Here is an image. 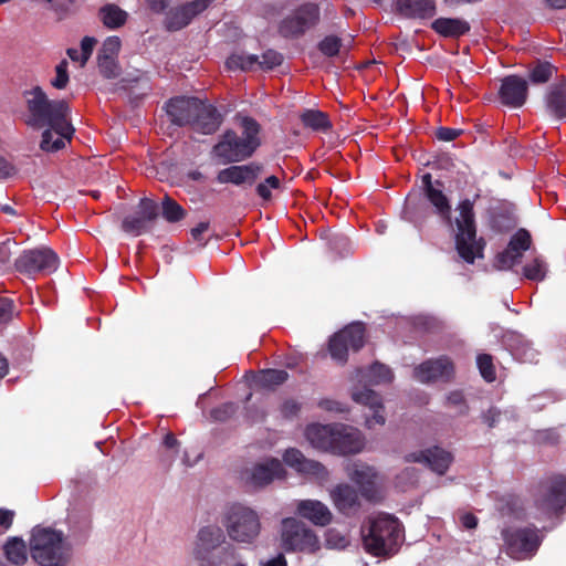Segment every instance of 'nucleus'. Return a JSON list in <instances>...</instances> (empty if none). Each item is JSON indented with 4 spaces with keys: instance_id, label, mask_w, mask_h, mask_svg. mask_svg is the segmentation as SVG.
Segmentation results:
<instances>
[{
    "instance_id": "nucleus-57",
    "label": "nucleus",
    "mask_w": 566,
    "mask_h": 566,
    "mask_svg": "<svg viewBox=\"0 0 566 566\" xmlns=\"http://www.w3.org/2000/svg\"><path fill=\"white\" fill-rule=\"evenodd\" d=\"M13 303L10 298L0 296V322H7L12 317Z\"/></svg>"
},
{
    "instance_id": "nucleus-55",
    "label": "nucleus",
    "mask_w": 566,
    "mask_h": 566,
    "mask_svg": "<svg viewBox=\"0 0 566 566\" xmlns=\"http://www.w3.org/2000/svg\"><path fill=\"white\" fill-rule=\"evenodd\" d=\"M95 44L96 40L91 36H85L81 41V66H84L86 62L90 60Z\"/></svg>"
},
{
    "instance_id": "nucleus-59",
    "label": "nucleus",
    "mask_w": 566,
    "mask_h": 566,
    "mask_svg": "<svg viewBox=\"0 0 566 566\" xmlns=\"http://www.w3.org/2000/svg\"><path fill=\"white\" fill-rule=\"evenodd\" d=\"M318 407L322 408L323 410L336 413H343L347 411L346 407L343 403L332 399L319 400Z\"/></svg>"
},
{
    "instance_id": "nucleus-40",
    "label": "nucleus",
    "mask_w": 566,
    "mask_h": 566,
    "mask_svg": "<svg viewBox=\"0 0 566 566\" xmlns=\"http://www.w3.org/2000/svg\"><path fill=\"white\" fill-rule=\"evenodd\" d=\"M548 271L545 259L541 255L534 256L523 268V274L532 281H543Z\"/></svg>"
},
{
    "instance_id": "nucleus-34",
    "label": "nucleus",
    "mask_w": 566,
    "mask_h": 566,
    "mask_svg": "<svg viewBox=\"0 0 566 566\" xmlns=\"http://www.w3.org/2000/svg\"><path fill=\"white\" fill-rule=\"evenodd\" d=\"M422 181L424 184V189H426V195H427L428 200L433 205L437 212L442 218L449 220L451 208H450L449 201H448L447 197L444 196V193L442 192V190L438 189L433 186V184L431 182L430 174L424 175L422 178Z\"/></svg>"
},
{
    "instance_id": "nucleus-46",
    "label": "nucleus",
    "mask_w": 566,
    "mask_h": 566,
    "mask_svg": "<svg viewBox=\"0 0 566 566\" xmlns=\"http://www.w3.org/2000/svg\"><path fill=\"white\" fill-rule=\"evenodd\" d=\"M98 71L106 78H116L120 74L117 59L97 57Z\"/></svg>"
},
{
    "instance_id": "nucleus-49",
    "label": "nucleus",
    "mask_w": 566,
    "mask_h": 566,
    "mask_svg": "<svg viewBox=\"0 0 566 566\" xmlns=\"http://www.w3.org/2000/svg\"><path fill=\"white\" fill-rule=\"evenodd\" d=\"M279 189H281V180L276 176H270L258 185L256 192L263 200H270L272 198V190Z\"/></svg>"
},
{
    "instance_id": "nucleus-8",
    "label": "nucleus",
    "mask_w": 566,
    "mask_h": 566,
    "mask_svg": "<svg viewBox=\"0 0 566 566\" xmlns=\"http://www.w3.org/2000/svg\"><path fill=\"white\" fill-rule=\"evenodd\" d=\"M347 478L358 488L361 497L378 502L382 497L384 478L373 467L361 461H353L345 467Z\"/></svg>"
},
{
    "instance_id": "nucleus-54",
    "label": "nucleus",
    "mask_w": 566,
    "mask_h": 566,
    "mask_svg": "<svg viewBox=\"0 0 566 566\" xmlns=\"http://www.w3.org/2000/svg\"><path fill=\"white\" fill-rule=\"evenodd\" d=\"M514 355L524 363H534L537 357V352L533 349L530 344L525 343L514 350Z\"/></svg>"
},
{
    "instance_id": "nucleus-58",
    "label": "nucleus",
    "mask_w": 566,
    "mask_h": 566,
    "mask_svg": "<svg viewBox=\"0 0 566 566\" xmlns=\"http://www.w3.org/2000/svg\"><path fill=\"white\" fill-rule=\"evenodd\" d=\"M235 408L232 403H226L219 408H216L211 411L212 418L219 421L227 420L233 412Z\"/></svg>"
},
{
    "instance_id": "nucleus-7",
    "label": "nucleus",
    "mask_w": 566,
    "mask_h": 566,
    "mask_svg": "<svg viewBox=\"0 0 566 566\" xmlns=\"http://www.w3.org/2000/svg\"><path fill=\"white\" fill-rule=\"evenodd\" d=\"M281 545L286 552L315 553L321 547L316 533L303 522L287 517L281 525Z\"/></svg>"
},
{
    "instance_id": "nucleus-33",
    "label": "nucleus",
    "mask_w": 566,
    "mask_h": 566,
    "mask_svg": "<svg viewBox=\"0 0 566 566\" xmlns=\"http://www.w3.org/2000/svg\"><path fill=\"white\" fill-rule=\"evenodd\" d=\"M432 29L440 35L457 38L470 30V24L460 18H439L431 24Z\"/></svg>"
},
{
    "instance_id": "nucleus-21",
    "label": "nucleus",
    "mask_w": 566,
    "mask_h": 566,
    "mask_svg": "<svg viewBox=\"0 0 566 566\" xmlns=\"http://www.w3.org/2000/svg\"><path fill=\"white\" fill-rule=\"evenodd\" d=\"M201 99L196 97L178 96L166 104V112L170 120L178 126L191 125Z\"/></svg>"
},
{
    "instance_id": "nucleus-13",
    "label": "nucleus",
    "mask_w": 566,
    "mask_h": 566,
    "mask_svg": "<svg viewBox=\"0 0 566 566\" xmlns=\"http://www.w3.org/2000/svg\"><path fill=\"white\" fill-rule=\"evenodd\" d=\"M507 545L509 554L515 559H525L531 557L541 544V537L535 528H521L513 532L503 533Z\"/></svg>"
},
{
    "instance_id": "nucleus-23",
    "label": "nucleus",
    "mask_w": 566,
    "mask_h": 566,
    "mask_svg": "<svg viewBox=\"0 0 566 566\" xmlns=\"http://www.w3.org/2000/svg\"><path fill=\"white\" fill-rule=\"evenodd\" d=\"M405 461L423 463L438 474H443L452 463L453 457L450 452L433 447L418 452H410L405 455Z\"/></svg>"
},
{
    "instance_id": "nucleus-42",
    "label": "nucleus",
    "mask_w": 566,
    "mask_h": 566,
    "mask_svg": "<svg viewBox=\"0 0 566 566\" xmlns=\"http://www.w3.org/2000/svg\"><path fill=\"white\" fill-rule=\"evenodd\" d=\"M163 216L168 222H177L185 218L186 211L179 203L166 196L163 200Z\"/></svg>"
},
{
    "instance_id": "nucleus-27",
    "label": "nucleus",
    "mask_w": 566,
    "mask_h": 566,
    "mask_svg": "<svg viewBox=\"0 0 566 566\" xmlns=\"http://www.w3.org/2000/svg\"><path fill=\"white\" fill-rule=\"evenodd\" d=\"M395 8L408 19H431L437 14L436 0H395Z\"/></svg>"
},
{
    "instance_id": "nucleus-38",
    "label": "nucleus",
    "mask_w": 566,
    "mask_h": 566,
    "mask_svg": "<svg viewBox=\"0 0 566 566\" xmlns=\"http://www.w3.org/2000/svg\"><path fill=\"white\" fill-rule=\"evenodd\" d=\"M301 120L304 126L313 130L325 132L331 127L327 115L318 109H306L302 113Z\"/></svg>"
},
{
    "instance_id": "nucleus-37",
    "label": "nucleus",
    "mask_w": 566,
    "mask_h": 566,
    "mask_svg": "<svg viewBox=\"0 0 566 566\" xmlns=\"http://www.w3.org/2000/svg\"><path fill=\"white\" fill-rule=\"evenodd\" d=\"M4 553L9 562L14 565H22L28 559V552L25 543L17 537H13L4 545Z\"/></svg>"
},
{
    "instance_id": "nucleus-1",
    "label": "nucleus",
    "mask_w": 566,
    "mask_h": 566,
    "mask_svg": "<svg viewBox=\"0 0 566 566\" xmlns=\"http://www.w3.org/2000/svg\"><path fill=\"white\" fill-rule=\"evenodd\" d=\"M25 112L23 122L32 129H42L40 147L44 151H56L70 142L74 128L69 120V105L63 99H50L40 86L22 94Z\"/></svg>"
},
{
    "instance_id": "nucleus-56",
    "label": "nucleus",
    "mask_w": 566,
    "mask_h": 566,
    "mask_svg": "<svg viewBox=\"0 0 566 566\" xmlns=\"http://www.w3.org/2000/svg\"><path fill=\"white\" fill-rule=\"evenodd\" d=\"M301 409V405L294 399H287L282 402L280 412L283 418L291 419L295 417Z\"/></svg>"
},
{
    "instance_id": "nucleus-47",
    "label": "nucleus",
    "mask_w": 566,
    "mask_h": 566,
    "mask_svg": "<svg viewBox=\"0 0 566 566\" xmlns=\"http://www.w3.org/2000/svg\"><path fill=\"white\" fill-rule=\"evenodd\" d=\"M287 376L285 370L268 369L261 373L259 381L263 386H276L283 384Z\"/></svg>"
},
{
    "instance_id": "nucleus-4",
    "label": "nucleus",
    "mask_w": 566,
    "mask_h": 566,
    "mask_svg": "<svg viewBox=\"0 0 566 566\" xmlns=\"http://www.w3.org/2000/svg\"><path fill=\"white\" fill-rule=\"evenodd\" d=\"M364 548L375 556H391L402 543V527L398 518L379 513L368 517L361 527Z\"/></svg>"
},
{
    "instance_id": "nucleus-12",
    "label": "nucleus",
    "mask_w": 566,
    "mask_h": 566,
    "mask_svg": "<svg viewBox=\"0 0 566 566\" xmlns=\"http://www.w3.org/2000/svg\"><path fill=\"white\" fill-rule=\"evenodd\" d=\"M57 265L59 258L50 248L24 251L15 261L17 269L28 274L51 273L57 269Z\"/></svg>"
},
{
    "instance_id": "nucleus-29",
    "label": "nucleus",
    "mask_w": 566,
    "mask_h": 566,
    "mask_svg": "<svg viewBox=\"0 0 566 566\" xmlns=\"http://www.w3.org/2000/svg\"><path fill=\"white\" fill-rule=\"evenodd\" d=\"M335 423L321 424L312 423L305 429V438L310 444L318 450L334 452Z\"/></svg>"
},
{
    "instance_id": "nucleus-35",
    "label": "nucleus",
    "mask_w": 566,
    "mask_h": 566,
    "mask_svg": "<svg viewBox=\"0 0 566 566\" xmlns=\"http://www.w3.org/2000/svg\"><path fill=\"white\" fill-rule=\"evenodd\" d=\"M104 25L109 29L122 27L127 20V13L115 4H107L99 10Z\"/></svg>"
},
{
    "instance_id": "nucleus-36",
    "label": "nucleus",
    "mask_w": 566,
    "mask_h": 566,
    "mask_svg": "<svg viewBox=\"0 0 566 566\" xmlns=\"http://www.w3.org/2000/svg\"><path fill=\"white\" fill-rule=\"evenodd\" d=\"M318 49L324 55L332 57L348 52L350 50V40L345 42V40L336 35H328L319 42Z\"/></svg>"
},
{
    "instance_id": "nucleus-16",
    "label": "nucleus",
    "mask_w": 566,
    "mask_h": 566,
    "mask_svg": "<svg viewBox=\"0 0 566 566\" xmlns=\"http://www.w3.org/2000/svg\"><path fill=\"white\" fill-rule=\"evenodd\" d=\"M213 153L223 164L241 161L253 154L252 147L233 130L223 134L222 139L213 147Z\"/></svg>"
},
{
    "instance_id": "nucleus-9",
    "label": "nucleus",
    "mask_w": 566,
    "mask_h": 566,
    "mask_svg": "<svg viewBox=\"0 0 566 566\" xmlns=\"http://www.w3.org/2000/svg\"><path fill=\"white\" fill-rule=\"evenodd\" d=\"M365 328L360 323H353L336 333L329 340V354L339 364L347 361L349 350H358L364 345Z\"/></svg>"
},
{
    "instance_id": "nucleus-26",
    "label": "nucleus",
    "mask_w": 566,
    "mask_h": 566,
    "mask_svg": "<svg viewBox=\"0 0 566 566\" xmlns=\"http://www.w3.org/2000/svg\"><path fill=\"white\" fill-rule=\"evenodd\" d=\"M295 511L301 517L318 526L328 525L333 518L328 506L317 500H300L296 502Z\"/></svg>"
},
{
    "instance_id": "nucleus-5",
    "label": "nucleus",
    "mask_w": 566,
    "mask_h": 566,
    "mask_svg": "<svg viewBox=\"0 0 566 566\" xmlns=\"http://www.w3.org/2000/svg\"><path fill=\"white\" fill-rule=\"evenodd\" d=\"M72 545L61 531L36 527L30 538V554L40 566H64L72 557Z\"/></svg>"
},
{
    "instance_id": "nucleus-22",
    "label": "nucleus",
    "mask_w": 566,
    "mask_h": 566,
    "mask_svg": "<svg viewBox=\"0 0 566 566\" xmlns=\"http://www.w3.org/2000/svg\"><path fill=\"white\" fill-rule=\"evenodd\" d=\"M360 493L347 483H339L329 490L335 509L344 515H354L361 506Z\"/></svg>"
},
{
    "instance_id": "nucleus-48",
    "label": "nucleus",
    "mask_w": 566,
    "mask_h": 566,
    "mask_svg": "<svg viewBox=\"0 0 566 566\" xmlns=\"http://www.w3.org/2000/svg\"><path fill=\"white\" fill-rule=\"evenodd\" d=\"M326 546L332 549H344L349 545L348 537L335 528L326 532Z\"/></svg>"
},
{
    "instance_id": "nucleus-2",
    "label": "nucleus",
    "mask_w": 566,
    "mask_h": 566,
    "mask_svg": "<svg viewBox=\"0 0 566 566\" xmlns=\"http://www.w3.org/2000/svg\"><path fill=\"white\" fill-rule=\"evenodd\" d=\"M198 566H248L244 556L227 543L222 527L209 524L199 528L191 548Z\"/></svg>"
},
{
    "instance_id": "nucleus-6",
    "label": "nucleus",
    "mask_w": 566,
    "mask_h": 566,
    "mask_svg": "<svg viewBox=\"0 0 566 566\" xmlns=\"http://www.w3.org/2000/svg\"><path fill=\"white\" fill-rule=\"evenodd\" d=\"M459 217L455 219L457 234L455 247L459 255L468 263L475 259L483 258L484 244L476 239V230L473 213V203L463 200L458 206Z\"/></svg>"
},
{
    "instance_id": "nucleus-63",
    "label": "nucleus",
    "mask_w": 566,
    "mask_h": 566,
    "mask_svg": "<svg viewBox=\"0 0 566 566\" xmlns=\"http://www.w3.org/2000/svg\"><path fill=\"white\" fill-rule=\"evenodd\" d=\"M15 172L14 167L0 156V178H8Z\"/></svg>"
},
{
    "instance_id": "nucleus-28",
    "label": "nucleus",
    "mask_w": 566,
    "mask_h": 566,
    "mask_svg": "<svg viewBox=\"0 0 566 566\" xmlns=\"http://www.w3.org/2000/svg\"><path fill=\"white\" fill-rule=\"evenodd\" d=\"M262 170V166L255 163H251L242 166H231L222 169L217 176V180L220 184H234L241 185L244 182H253Z\"/></svg>"
},
{
    "instance_id": "nucleus-17",
    "label": "nucleus",
    "mask_w": 566,
    "mask_h": 566,
    "mask_svg": "<svg viewBox=\"0 0 566 566\" xmlns=\"http://www.w3.org/2000/svg\"><path fill=\"white\" fill-rule=\"evenodd\" d=\"M334 454L346 455L364 450L366 439L363 432L352 426L335 423Z\"/></svg>"
},
{
    "instance_id": "nucleus-62",
    "label": "nucleus",
    "mask_w": 566,
    "mask_h": 566,
    "mask_svg": "<svg viewBox=\"0 0 566 566\" xmlns=\"http://www.w3.org/2000/svg\"><path fill=\"white\" fill-rule=\"evenodd\" d=\"M503 413L500 410H496L494 408L488 410V412L483 416V419L485 423H488L489 427H494L496 423L501 422Z\"/></svg>"
},
{
    "instance_id": "nucleus-31",
    "label": "nucleus",
    "mask_w": 566,
    "mask_h": 566,
    "mask_svg": "<svg viewBox=\"0 0 566 566\" xmlns=\"http://www.w3.org/2000/svg\"><path fill=\"white\" fill-rule=\"evenodd\" d=\"M546 107L558 119L566 118V80L552 84L546 93Z\"/></svg>"
},
{
    "instance_id": "nucleus-11",
    "label": "nucleus",
    "mask_w": 566,
    "mask_h": 566,
    "mask_svg": "<svg viewBox=\"0 0 566 566\" xmlns=\"http://www.w3.org/2000/svg\"><path fill=\"white\" fill-rule=\"evenodd\" d=\"M285 476V469L280 460L270 458L253 463L241 471V480L248 486L260 489Z\"/></svg>"
},
{
    "instance_id": "nucleus-60",
    "label": "nucleus",
    "mask_w": 566,
    "mask_h": 566,
    "mask_svg": "<svg viewBox=\"0 0 566 566\" xmlns=\"http://www.w3.org/2000/svg\"><path fill=\"white\" fill-rule=\"evenodd\" d=\"M13 516V511L0 509V534L10 528L12 525Z\"/></svg>"
},
{
    "instance_id": "nucleus-51",
    "label": "nucleus",
    "mask_w": 566,
    "mask_h": 566,
    "mask_svg": "<svg viewBox=\"0 0 566 566\" xmlns=\"http://www.w3.org/2000/svg\"><path fill=\"white\" fill-rule=\"evenodd\" d=\"M120 39L118 36H108L104 42L98 52L97 57H111L117 59L120 50Z\"/></svg>"
},
{
    "instance_id": "nucleus-53",
    "label": "nucleus",
    "mask_w": 566,
    "mask_h": 566,
    "mask_svg": "<svg viewBox=\"0 0 566 566\" xmlns=\"http://www.w3.org/2000/svg\"><path fill=\"white\" fill-rule=\"evenodd\" d=\"M283 61L282 54L276 51L268 50L259 57L258 69L262 70H272L273 67L280 65Z\"/></svg>"
},
{
    "instance_id": "nucleus-20",
    "label": "nucleus",
    "mask_w": 566,
    "mask_h": 566,
    "mask_svg": "<svg viewBox=\"0 0 566 566\" xmlns=\"http://www.w3.org/2000/svg\"><path fill=\"white\" fill-rule=\"evenodd\" d=\"M283 461L296 472L308 475L321 483L328 480V471L323 464L317 461L306 459L303 453L295 448L285 450L283 453Z\"/></svg>"
},
{
    "instance_id": "nucleus-44",
    "label": "nucleus",
    "mask_w": 566,
    "mask_h": 566,
    "mask_svg": "<svg viewBox=\"0 0 566 566\" xmlns=\"http://www.w3.org/2000/svg\"><path fill=\"white\" fill-rule=\"evenodd\" d=\"M521 258L522 255H520L518 252L511 250V247L507 245V248L496 256L494 265L499 270H509L520 262Z\"/></svg>"
},
{
    "instance_id": "nucleus-3",
    "label": "nucleus",
    "mask_w": 566,
    "mask_h": 566,
    "mask_svg": "<svg viewBox=\"0 0 566 566\" xmlns=\"http://www.w3.org/2000/svg\"><path fill=\"white\" fill-rule=\"evenodd\" d=\"M220 522L226 538L241 545H253L262 532L261 514L244 502L228 503L221 512Z\"/></svg>"
},
{
    "instance_id": "nucleus-41",
    "label": "nucleus",
    "mask_w": 566,
    "mask_h": 566,
    "mask_svg": "<svg viewBox=\"0 0 566 566\" xmlns=\"http://www.w3.org/2000/svg\"><path fill=\"white\" fill-rule=\"evenodd\" d=\"M241 126L243 128L241 137L247 145L249 143V146L252 147V151L254 153L255 149L260 146V126L253 118L250 117H242Z\"/></svg>"
},
{
    "instance_id": "nucleus-45",
    "label": "nucleus",
    "mask_w": 566,
    "mask_h": 566,
    "mask_svg": "<svg viewBox=\"0 0 566 566\" xmlns=\"http://www.w3.org/2000/svg\"><path fill=\"white\" fill-rule=\"evenodd\" d=\"M509 247L511 250L518 252L523 255V252L527 251L531 247V234L525 229H520L510 240Z\"/></svg>"
},
{
    "instance_id": "nucleus-50",
    "label": "nucleus",
    "mask_w": 566,
    "mask_h": 566,
    "mask_svg": "<svg viewBox=\"0 0 566 566\" xmlns=\"http://www.w3.org/2000/svg\"><path fill=\"white\" fill-rule=\"evenodd\" d=\"M476 365L481 376L489 382L495 380V370L492 363V357L488 354H481L476 358Z\"/></svg>"
},
{
    "instance_id": "nucleus-64",
    "label": "nucleus",
    "mask_w": 566,
    "mask_h": 566,
    "mask_svg": "<svg viewBox=\"0 0 566 566\" xmlns=\"http://www.w3.org/2000/svg\"><path fill=\"white\" fill-rule=\"evenodd\" d=\"M209 229V222H200L197 227L191 229V237L193 240H201V235Z\"/></svg>"
},
{
    "instance_id": "nucleus-52",
    "label": "nucleus",
    "mask_w": 566,
    "mask_h": 566,
    "mask_svg": "<svg viewBox=\"0 0 566 566\" xmlns=\"http://www.w3.org/2000/svg\"><path fill=\"white\" fill-rule=\"evenodd\" d=\"M69 63L66 60L61 61L55 67V77L51 80V85L54 88L63 90L69 83L67 73Z\"/></svg>"
},
{
    "instance_id": "nucleus-32",
    "label": "nucleus",
    "mask_w": 566,
    "mask_h": 566,
    "mask_svg": "<svg viewBox=\"0 0 566 566\" xmlns=\"http://www.w3.org/2000/svg\"><path fill=\"white\" fill-rule=\"evenodd\" d=\"M355 378L359 382L380 385L390 382L394 379V374L389 367L375 363L367 371L361 368L357 369Z\"/></svg>"
},
{
    "instance_id": "nucleus-30",
    "label": "nucleus",
    "mask_w": 566,
    "mask_h": 566,
    "mask_svg": "<svg viewBox=\"0 0 566 566\" xmlns=\"http://www.w3.org/2000/svg\"><path fill=\"white\" fill-rule=\"evenodd\" d=\"M220 124L221 117L216 107L201 101L190 126L197 133L209 135L213 134Z\"/></svg>"
},
{
    "instance_id": "nucleus-19",
    "label": "nucleus",
    "mask_w": 566,
    "mask_h": 566,
    "mask_svg": "<svg viewBox=\"0 0 566 566\" xmlns=\"http://www.w3.org/2000/svg\"><path fill=\"white\" fill-rule=\"evenodd\" d=\"M454 371L452 361L447 356L428 359L413 369V377L423 384L449 380Z\"/></svg>"
},
{
    "instance_id": "nucleus-25",
    "label": "nucleus",
    "mask_w": 566,
    "mask_h": 566,
    "mask_svg": "<svg viewBox=\"0 0 566 566\" xmlns=\"http://www.w3.org/2000/svg\"><path fill=\"white\" fill-rule=\"evenodd\" d=\"M211 2L213 0H195L169 11L166 18L167 29L176 31L185 28L195 15L206 10Z\"/></svg>"
},
{
    "instance_id": "nucleus-18",
    "label": "nucleus",
    "mask_w": 566,
    "mask_h": 566,
    "mask_svg": "<svg viewBox=\"0 0 566 566\" xmlns=\"http://www.w3.org/2000/svg\"><path fill=\"white\" fill-rule=\"evenodd\" d=\"M352 399L369 409L371 416H366L365 426L374 429L376 426H384L386 422L385 407L381 397L366 387H355L352 390Z\"/></svg>"
},
{
    "instance_id": "nucleus-43",
    "label": "nucleus",
    "mask_w": 566,
    "mask_h": 566,
    "mask_svg": "<svg viewBox=\"0 0 566 566\" xmlns=\"http://www.w3.org/2000/svg\"><path fill=\"white\" fill-rule=\"evenodd\" d=\"M556 72V67L548 62H538L531 71L530 78L535 84L547 82Z\"/></svg>"
},
{
    "instance_id": "nucleus-24",
    "label": "nucleus",
    "mask_w": 566,
    "mask_h": 566,
    "mask_svg": "<svg viewBox=\"0 0 566 566\" xmlns=\"http://www.w3.org/2000/svg\"><path fill=\"white\" fill-rule=\"evenodd\" d=\"M501 102L511 107H521L527 97V82L516 75L503 78L500 87Z\"/></svg>"
},
{
    "instance_id": "nucleus-39",
    "label": "nucleus",
    "mask_w": 566,
    "mask_h": 566,
    "mask_svg": "<svg viewBox=\"0 0 566 566\" xmlns=\"http://www.w3.org/2000/svg\"><path fill=\"white\" fill-rule=\"evenodd\" d=\"M259 56L255 54L235 53L228 57L229 70L252 71L258 69Z\"/></svg>"
},
{
    "instance_id": "nucleus-15",
    "label": "nucleus",
    "mask_w": 566,
    "mask_h": 566,
    "mask_svg": "<svg viewBox=\"0 0 566 566\" xmlns=\"http://www.w3.org/2000/svg\"><path fill=\"white\" fill-rule=\"evenodd\" d=\"M157 216V203L149 198H144L139 201L137 212L135 214L127 216L123 220L122 228L125 232L132 235H140L151 229Z\"/></svg>"
},
{
    "instance_id": "nucleus-14",
    "label": "nucleus",
    "mask_w": 566,
    "mask_h": 566,
    "mask_svg": "<svg viewBox=\"0 0 566 566\" xmlns=\"http://www.w3.org/2000/svg\"><path fill=\"white\" fill-rule=\"evenodd\" d=\"M536 504L545 514L556 513L566 505V478L556 476L542 484Z\"/></svg>"
},
{
    "instance_id": "nucleus-61",
    "label": "nucleus",
    "mask_w": 566,
    "mask_h": 566,
    "mask_svg": "<svg viewBox=\"0 0 566 566\" xmlns=\"http://www.w3.org/2000/svg\"><path fill=\"white\" fill-rule=\"evenodd\" d=\"M460 134V129L441 127L437 132V137L443 142H451L454 140Z\"/></svg>"
},
{
    "instance_id": "nucleus-10",
    "label": "nucleus",
    "mask_w": 566,
    "mask_h": 566,
    "mask_svg": "<svg viewBox=\"0 0 566 566\" xmlns=\"http://www.w3.org/2000/svg\"><path fill=\"white\" fill-rule=\"evenodd\" d=\"M318 19V6L305 3L281 20L279 32L284 38H298L314 27Z\"/></svg>"
}]
</instances>
